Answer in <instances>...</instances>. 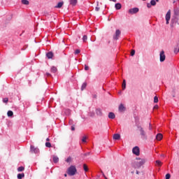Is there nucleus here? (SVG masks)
<instances>
[{
	"mask_svg": "<svg viewBox=\"0 0 179 179\" xmlns=\"http://www.w3.org/2000/svg\"><path fill=\"white\" fill-rule=\"evenodd\" d=\"M8 117H13V112L12 110H8L7 113Z\"/></svg>",
	"mask_w": 179,
	"mask_h": 179,
	"instance_id": "obj_26",
	"label": "nucleus"
},
{
	"mask_svg": "<svg viewBox=\"0 0 179 179\" xmlns=\"http://www.w3.org/2000/svg\"><path fill=\"white\" fill-rule=\"evenodd\" d=\"M131 174H134V171H131Z\"/></svg>",
	"mask_w": 179,
	"mask_h": 179,
	"instance_id": "obj_51",
	"label": "nucleus"
},
{
	"mask_svg": "<svg viewBox=\"0 0 179 179\" xmlns=\"http://www.w3.org/2000/svg\"><path fill=\"white\" fill-rule=\"evenodd\" d=\"M108 118L110 120H114V118H115V114H114L113 112H110L108 114Z\"/></svg>",
	"mask_w": 179,
	"mask_h": 179,
	"instance_id": "obj_11",
	"label": "nucleus"
},
{
	"mask_svg": "<svg viewBox=\"0 0 179 179\" xmlns=\"http://www.w3.org/2000/svg\"><path fill=\"white\" fill-rule=\"evenodd\" d=\"M137 128L140 131L141 139H144V140L148 139V136L146 135V132L143 129V127H142L141 126H137Z\"/></svg>",
	"mask_w": 179,
	"mask_h": 179,
	"instance_id": "obj_3",
	"label": "nucleus"
},
{
	"mask_svg": "<svg viewBox=\"0 0 179 179\" xmlns=\"http://www.w3.org/2000/svg\"><path fill=\"white\" fill-rule=\"evenodd\" d=\"M45 146H46V148H51V143L46 142L45 143Z\"/></svg>",
	"mask_w": 179,
	"mask_h": 179,
	"instance_id": "obj_34",
	"label": "nucleus"
},
{
	"mask_svg": "<svg viewBox=\"0 0 179 179\" xmlns=\"http://www.w3.org/2000/svg\"><path fill=\"white\" fill-rule=\"evenodd\" d=\"M154 103H159V98L156 96L154 97Z\"/></svg>",
	"mask_w": 179,
	"mask_h": 179,
	"instance_id": "obj_33",
	"label": "nucleus"
},
{
	"mask_svg": "<svg viewBox=\"0 0 179 179\" xmlns=\"http://www.w3.org/2000/svg\"><path fill=\"white\" fill-rule=\"evenodd\" d=\"M115 8L117 10H120V9H121V8H122V6L121 5V3H117L115 5Z\"/></svg>",
	"mask_w": 179,
	"mask_h": 179,
	"instance_id": "obj_13",
	"label": "nucleus"
},
{
	"mask_svg": "<svg viewBox=\"0 0 179 179\" xmlns=\"http://www.w3.org/2000/svg\"><path fill=\"white\" fill-rule=\"evenodd\" d=\"M159 57H160V62H164L166 59V55H164V50H162L160 52Z\"/></svg>",
	"mask_w": 179,
	"mask_h": 179,
	"instance_id": "obj_7",
	"label": "nucleus"
},
{
	"mask_svg": "<svg viewBox=\"0 0 179 179\" xmlns=\"http://www.w3.org/2000/svg\"><path fill=\"white\" fill-rule=\"evenodd\" d=\"M118 94H121V91H120V92H118Z\"/></svg>",
	"mask_w": 179,
	"mask_h": 179,
	"instance_id": "obj_53",
	"label": "nucleus"
},
{
	"mask_svg": "<svg viewBox=\"0 0 179 179\" xmlns=\"http://www.w3.org/2000/svg\"><path fill=\"white\" fill-rule=\"evenodd\" d=\"M150 4H151L152 6H156V1H155V0H151Z\"/></svg>",
	"mask_w": 179,
	"mask_h": 179,
	"instance_id": "obj_32",
	"label": "nucleus"
},
{
	"mask_svg": "<svg viewBox=\"0 0 179 179\" xmlns=\"http://www.w3.org/2000/svg\"><path fill=\"white\" fill-rule=\"evenodd\" d=\"M71 131H75V125L71 126Z\"/></svg>",
	"mask_w": 179,
	"mask_h": 179,
	"instance_id": "obj_43",
	"label": "nucleus"
},
{
	"mask_svg": "<svg viewBox=\"0 0 179 179\" xmlns=\"http://www.w3.org/2000/svg\"><path fill=\"white\" fill-rule=\"evenodd\" d=\"M72 122H73V120H70V121H69V124H72Z\"/></svg>",
	"mask_w": 179,
	"mask_h": 179,
	"instance_id": "obj_46",
	"label": "nucleus"
},
{
	"mask_svg": "<svg viewBox=\"0 0 179 179\" xmlns=\"http://www.w3.org/2000/svg\"><path fill=\"white\" fill-rule=\"evenodd\" d=\"M86 139H87V137L83 136V139H82V142L86 143Z\"/></svg>",
	"mask_w": 179,
	"mask_h": 179,
	"instance_id": "obj_36",
	"label": "nucleus"
},
{
	"mask_svg": "<svg viewBox=\"0 0 179 179\" xmlns=\"http://www.w3.org/2000/svg\"><path fill=\"white\" fill-rule=\"evenodd\" d=\"M120 138H121V135L118 134H115L113 135V139H115V141H119V139Z\"/></svg>",
	"mask_w": 179,
	"mask_h": 179,
	"instance_id": "obj_12",
	"label": "nucleus"
},
{
	"mask_svg": "<svg viewBox=\"0 0 179 179\" xmlns=\"http://www.w3.org/2000/svg\"><path fill=\"white\" fill-rule=\"evenodd\" d=\"M125 110V108L124 107L123 104H120L119 106V111H120V113H123V111Z\"/></svg>",
	"mask_w": 179,
	"mask_h": 179,
	"instance_id": "obj_17",
	"label": "nucleus"
},
{
	"mask_svg": "<svg viewBox=\"0 0 179 179\" xmlns=\"http://www.w3.org/2000/svg\"><path fill=\"white\" fill-rule=\"evenodd\" d=\"M64 113L66 114V115H71V110L69 109H66L64 110Z\"/></svg>",
	"mask_w": 179,
	"mask_h": 179,
	"instance_id": "obj_25",
	"label": "nucleus"
},
{
	"mask_svg": "<svg viewBox=\"0 0 179 179\" xmlns=\"http://www.w3.org/2000/svg\"><path fill=\"white\" fill-rule=\"evenodd\" d=\"M152 4L150 3H147V7L148 8H152Z\"/></svg>",
	"mask_w": 179,
	"mask_h": 179,
	"instance_id": "obj_41",
	"label": "nucleus"
},
{
	"mask_svg": "<svg viewBox=\"0 0 179 179\" xmlns=\"http://www.w3.org/2000/svg\"><path fill=\"white\" fill-rule=\"evenodd\" d=\"M120 36H121V31H120V29H117L115 35L113 36V39L118 40V38H120Z\"/></svg>",
	"mask_w": 179,
	"mask_h": 179,
	"instance_id": "obj_5",
	"label": "nucleus"
},
{
	"mask_svg": "<svg viewBox=\"0 0 179 179\" xmlns=\"http://www.w3.org/2000/svg\"><path fill=\"white\" fill-rule=\"evenodd\" d=\"M66 163H71V162H72V157H69L66 159Z\"/></svg>",
	"mask_w": 179,
	"mask_h": 179,
	"instance_id": "obj_29",
	"label": "nucleus"
},
{
	"mask_svg": "<svg viewBox=\"0 0 179 179\" xmlns=\"http://www.w3.org/2000/svg\"><path fill=\"white\" fill-rule=\"evenodd\" d=\"M47 76H51V74L50 73H46Z\"/></svg>",
	"mask_w": 179,
	"mask_h": 179,
	"instance_id": "obj_45",
	"label": "nucleus"
},
{
	"mask_svg": "<svg viewBox=\"0 0 179 179\" xmlns=\"http://www.w3.org/2000/svg\"><path fill=\"white\" fill-rule=\"evenodd\" d=\"M136 174H139V171H136Z\"/></svg>",
	"mask_w": 179,
	"mask_h": 179,
	"instance_id": "obj_50",
	"label": "nucleus"
},
{
	"mask_svg": "<svg viewBox=\"0 0 179 179\" xmlns=\"http://www.w3.org/2000/svg\"><path fill=\"white\" fill-rule=\"evenodd\" d=\"M131 57H134V55H135V50H131Z\"/></svg>",
	"mask_w": 179,
	"mask_h": 179,
	"instance_id": "obj_39",
	"label": "nucleus"
},
{
	"mask_svg": "<svg viewBox=\"0 0 179 179\" xmlns=\"http://www.w3.org/2000/svg\"><path fill=\"white\" fill-rule=\"evenodd\" d=\"M95 10H96V12H99V10H100V8L99 7H96Z\"/></svg>",
	"mask_w": 179,
	"mask_h": 179,
	"instance_id": "obj_42",
	"label": "nucleus"
},
{
	"mask_svg": "<svg viewBox=\"0 0 179 179\" xmlns=\"http://www.w3.org/2000/svg\"><path fill=\"white\" fill-rule=\"evenodd\" d=\"M46 57L48 58V59H51V58L54 57V54L52 52H49L46 54Z\"/></svg>",
	"mask_w": 179,
	"mask_h": 179,
	"instance_id": "obj_14",
	"label": "nucleus"
},
{
	"mask_svg": "<svg viewBox=\"0 0 179 179\" xmlns=\"http://www.w3.org/2000/svg\"><path fill=\"white\" fill-rule=\"evenodd\" d=\"M171 17V10H169L166 13V24H169V22Z\"/></svg>",
	"mask_w": 179,
	"mask_h": 179,
	"instance_id": "obj_6",
	"label": "nucleus"
},
{
	"mask_svg": "<svg viewBox=\"0 0 179 179\" xmlns=\"http://www.w3.org/2000/svg\"><path fill=\"white\" fill-rule=\"evenodd\" d=\"M96 114L99 116L103 115V113L101 112V109H96Z\"/></svg>",
	"mask_w": 179,
	"mask_h": 179,
	"instance_id": "obj_22",
	"label": "nucleus"
},
{
	"mask_svg": "<svg viewBox=\"0 0 179 179\" xmlns=\"http://www.w3.org/2000/svg\"><path fill=\"white\" fill-rule=\"evenodd\" d=\"M17 177L18 179L24 178V174L23 173H18Z\"/></svg>",
	"mask_w": 179,
	"mask_h": 179,
	"instance_id": "obj_20",
	"label": "nucleus"
},
{
	"mask_svg": "<svg viewBox=\"0 0 179 179\" xmlns=\"http://www.w3.org/2000/svg\"><path fill=\"white\" fill-rule=\"evenodd\" d=\"M103 177L105 178V179H108V178H107V177H106V176H103Z\"/></svg>",
	"mask_w": 179,
	"mask_h": 179,
	"instance_id": "obj_52",
	"label": "nucleus"
},
{
	"mask_svg": "<svg viewBox=\"0 0 179 179\" xmlns=\"http://www.w3.org/2000/svg\"><path fill=\"white\" fill-rule=\"evenodd\" d=\"M62 5H64V2H59L55 8H62Z\"/></svg>",
	"mask_w": 179,
	"mask_h": 179,
	"instance_id": "obj_21",
	"label": "nucleus"
},
{
	"mask_svg": "<svg viewBox=\"0 0 179 179\" xmlns=\"http://www.w3.org/2000/svg\"><path fill=\"white\" fill-rule=\"evenodd\" d=\"M68 175L66 173L64 174V177H67Z\"/></svg>",
	"mask_w": 179,
	"mask_h": 179,
	"instance_id": "obj_49",
	"label": "nucleus"
},
{
	"mask_svg": "<svg viewBox=\"0 0 179 179\" xmlns=\"http://www.w3.org/2000/svg\"><path fill=\"white\" fill-rule=\"evenodd\" d=\"M24 171V167L23 166H20L17 169V171L20 172V171Z\"/></svg>",
	"mask_w": 179,
	"mask_h": 179,
	"instance_id": "obj_30",
	"label": "nucleus"
},
{
	"mask_svg": "<svg viewBox=\"0 0 179 179\" xmlns=\"http://www.w3.org/2000/svg\"><path fill=\"white\" fill-rule=\"evenodd\" d=\"M47 142H50V138H46Z\"/></svg>",
	"mask_w": 179,
	"mask_h": 179,
	"instance_id": "obj_47",
	"label": "nucleus"
},
{
	"mask_svg": "<svg viewBox=\"0 0 179 179\" xmlns=\"http://www.w3.org/2000/svg\"><path fill=\"white\" fill-rule=\"evenodd\" d=\"M109 1H113V0H109Z\"/></svg>",
	"mask_w": 179,
	"mask_h": 179,
	"instance_id": "obj_55",
	"label": "nucleus"
},
{
	"mask_svg": "<svg viewBox=\"0 0 179 179\" xmlns=\"http://www.w3.org/2000/svg\"><path fill=\"white\" fill-rule=\"evenodd\" d=\"M83 169L85 171H89V169L87 168V165H86V164H83Z\"/></svg>",
	"mask_w": 179,
	"mask_h": 179,
	"instance_id": "obj_28",
	"label": "nucleus"
},
{
	"mask_svg": "<svg viewBox=\"0 0 179 179\" xmlns=\"http://www.w3.org/2000/svg\"><path fill=\"white\" fill-rule=\"evenodd\" d=\"M9 101V99L8 98L3 99V103H8Z\"/></svg>",
	"mask_w": 179,
	"mask_h": 179,
	"instance_id": "obj_35",
	"label": "nucleus"
},
{
	"mask_svg": "<svg viewBox=\"0 0 179 179\" xmlns=\"http://www.w3.org/2000/svg\"><path fill=\"white\" fill-rule=\"evenodd\" d=\"M171 177V175H170V173H167V174L166 175V179H170Z\"/></svg>",
	"mask_w": 179,
	"mask_h": 179,
	"instance_id": "obj_37",
	"label": "nucleus"
},
{
	"mask_svg": "<svg viewBox=\"0 0 179 179\" xmlns=\"http://www.w3.org/2000/svg\"><path fill=\"white\" fill-rule=\"evenodd\" d=\"M76 3H78V0H70V5L72 6H76Z\"/></svg>",
	"mask_w": 179,
	"mask_h": 179,
	"instance_id": "obj_16",
	"label": "nucleus"
},
{
	"mask_svg": "<svg viewBox=\"0 0 179 179\" xmlns=\"http://www.w3.org/2000/svg\"><path fill=\"white\" fill-rule=\"evenodd\" d=\"M31 152H32L33 153H40V150L37 148H35L33 145H31Z\"/></svg>",
	"mask_w": 179,
	"mask_h": 179,
	"instance_id": "obj_9",
	"label": "nucleus"
},
{
	"mask_svg": "<svg viewBox=\"0 0 179 179\" xmlns=\"http://www.w3.org/2000/svg\"><path fill=\"white\" fill-rule=\"evenodd\" d=\"M157 108H159V106L157 105V106H154V109H155V110H157Z\"/></svg>",
	"mask_w": 179,
	"mask_h": 179,
	"instance_id": "obj_44",
	"label": "nucleus"
},
{
	"mask_svg": "<svg viewBox=\"0 0 179 179\" xmlns=\"http://www.w3.org/2000/svg\"><path fill=\"white\" fill-rule=\"evenodd\" d=\"M85 71H89V66H87V65H85Z\"/></svg>",
	"mask_w": 179,
	"mask_h": 179,
	"instance_id": "obj_40",
	"label": "nucleus"
},
{
	"mask_svg": "<svg viewBox=\"0 0 179 179\" xmlns=\"http://www.w3.org/2000/svg\"><path fill=\"white\" fill-rule=\"evenodd\" d=\"M122 87V90H125L127 87V82L125 81V80H123Z\"/></svg>",
	"mask_w": 179,
	"mask_h": 179,
	"instance_id": "obj_18",
	"label": "nucleus"
},
{
	"mask_svg": "<svg viewBox=\"0 0 179 179\" xmlns=\"http://www.w3.org/2000/svg\"><path fill=\"white\" fill-rule=\"evenodd\" d=\"M80 50L79 49H77L76 51H75V54L76 55H78V54H80Z\"/></svg>",
	"mask_w": 179,
	"mask_h": 179,
	"instance_id": "obj_38",
	"label": "nucleus"
},
{
	"mask_svg": "<svg viewBox=\"0 0 179 179\" xmlns=\"http://www.w3.org/2000/svg\"><path fill=\"white\" fill-rule=\"evenodd\" d=\"M78 173V170L76 169V166L71 165L70 167L67 169V174L69 176H75Z\"/></svg>",
	"mask_w": 179,
	"mask_h": 179,
	"instance_id": "obj_2",
	"label": "nucleus"
},
{
	"mask_svg": "<svg viewBox=\"0 0 179 179\" xmlns=\"http://www.w3.org/2000/svg\"><path fill=\"white\" fill-rule=\"evenodd\" d=\"M52 159L54 163H58V162H59V158L57 156H53Z\"/></svg>",
	"mask_w": 179,
	"mask_h": 179,
	"instance_id": "obj_19",
	"label": "nucleus"
},
{
	"mask_svg": "<svg viewBox=\"0 0 179 179\" xmlns=\"http://www.w3.org/2000/svg\"><path fill=\"white\" fill-rule=\"evenodd\" d=\"M156 1V2H159V0H155Z\"/></svg>",
	"mask_w": 179,
	"mask_h": 179,
	"instance_id": "obj_54",
	"label": "nucleus"
},
{
	"mask_svg": "<svg viewBox=\"0 0 179 179\" xmlns=\"http://www.w3.org/2000/svg\"><path fill=\"white\" fill-rule=\"evenodd\" d=\"M83 41L84 43H86V41H87V36H86V35L83 36Z\"/></svg>",
	"mask_w": 179,
	"mask_h": 179,
	"instance_id": "obj_31",
	"label": "nucleus"
},
{
	"mask_svg": "<svg viewBox=\"0 0 179 179\" xmlns=\"http://www.w3.org/2000/svg\"><path fill=\"white\" fill-rule=\"evenodd\" d=\"M138 12H139L138 8H133L129 10V13L130 15H135V13H138Z\"/></svg>",
	"mask_w": 179,
	"mask_h": 179,
	"instance_id": "obj_4",
	"label": "nucleus"
},
{
	"mask_svg": "<svg viewBox=\"0 0 179 179\" xmlns=\"http://www.w3.org/2000/svg\"><path fill=\"white\" fill-rule=\"evenodd\" d=\"M50 72L52 73H57V72H58V69H57V67L55 66H52L51 69H50Z\"/></svg>",
	"mask_w": 179,
	"mask_h": 179,
	"instance_id": "obj_10",
	"label": "nucleus"
},
{
	"mask_svg": "<svg viewBox=\"0 0 179 179\" xmlns=\"http://www.w3.org/2000/svg\"><path fill=\"white\" fill-rule=\"evenodd\" d=\"M113 2H117V0H112Z\"/></svg>",
	"mask_w": 179,
	"mask_h": 179,
	"instance_id": "obj_48",
	"label": "nucleus"
},
{
	"mask_svg": "<svg viewBox=\"0 0 179 179\" xmlns=\"http://www.w3.org/2000/svg\"><path fill=\"white\" fill-rule=\"evenodd\" d=\"M156 139L157 141H162V139H163V134H157Z\"/></svg>",
	"mask_w": 179,
	"mask_h": 179,
	"instance_id": "obj_15",
	"label": "nucleus"
},
{
	"mask_svg": "<svg viewBox=\"0 0 179 179\" xmlns=\"http://www.w3.org/2000/svg\"><path fill=\"white\" fill-rule=\"evenodd\" d=\"M132 152L134 155H136V156H139L140 155V151H139V147L136 146L133 148Z\"/></svg>",
	"mask_w": 179,
	"mask_h": 179,
	"instance_id": "obj_8",
	"label": "nucleus"
},
{
	"mask_svg": "<svg viewBox=\"0 0 179 179\" xmlns=\"http://www.w3.org/2000/svg\"><path fill=\"white\" fill-rule=\"evenodd\" d=\"M136 160L137 161H135L133 163V167L134 169H141V167H142V166L146 163V159H145L136 158Z\"/></svg>",
	"mask_w": 179,
	"mask_h": 179,
	"instance_id": "obj_1",
	"label": "nucleus"
},
{
	"mask_svg": "<svg viewBox=\"0 0 179 179\" xmlns=\"http://www.w3.org/2000/svg\"><path fill=\"white\" fill-rule=\"evenodd\" d=\"M21 2L23 5H29V3H30L28 0H22Z\"/></svg>",
	"mask_w": 179,
	"mask_h": 179,
	"instance_id": "obj_23",
	"label": "nucleus"
},
{
	"mask_svg": "<svg viewBox=\"0 0 179 179\" xmlns=\"http://www.w3.org/2000/svg\"><path fill=\"white\" fill-rule=\"evenodd\" d=\"M86 86H87V83H84L81 86V90H85L86 89Z\"/></svg>",
	"mask_w": 179,
	"mask_h": 179,
	"instance_id": "obj_24",
	"label": "nucleus"
},
{
	"mask_svg": "<svg viewBox=\"0 0 179 179\" xmlns=\"http://www.w3.org/2000/svg\"><path fill=\"white\" fill-rule=\"evenodd\" d=\"M155 163H156L157 166H158V167H162V163L160 162V160H157L155 162Z\"/></svg>",
	"mask_w": 179,
	"mask_h": 179,
	"instance_id": "obj_27",
	"label": "nucleus"
}]
</instances>
